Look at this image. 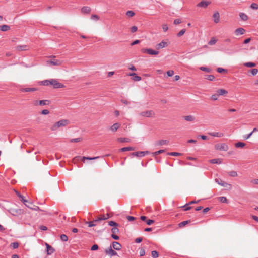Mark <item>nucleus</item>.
<instances>
[{
    "instance_id": "f257e3e1",
    "label": "nucleus",
    "mask_w": 258,
    "mask_h": 258,
    "mask_svg": "<svg viewBox=\"0 0 258 258\" xmlns=\"http://www.w3.org/2000/svg\"><path fill=\"white\" fill-rule=\"evenodd\" d=\"M69 120L67 119L60 120L53 124L51 126V130L53 131H56L59 127L65 126L69 123Z\"/></svg>"
},
{
    "instance_id": "f03ea898",
    "label": "nucleus",
    "mask_w": 258,
    "mask_h": 258,
    "mask_svg": "<svg viewBox=\"0 0 258 258\" xmlns=\"http://www.w3.org/2000/svg\"><path fill=\"white\" fill-rule=\"evenodd\" d=\"M49 85H52L54 88H61L64 87V85L59 83L57 80L56 79H50L49 80Z\"/></svg>"
},
{
    "instance_id": "7ed1b4c3",
    "label": "nucleus",
    "mask_w": 258,
    "mask_h": 258,
    "mask_svg": "<svg viewBox=\"0 0 258 258\" xmlns=\"http://www.w3.org/2000/svg\"><path fill=\"white\" fill-rule=\"evenodd\" d=\"M50 57L52 59L50 60L46 61V64L47 65L51 64L54 66H60L61 64V61L60 60L55 59V56H50Z\"/></svg>"
},
{
    "instance_id": "20e7f679",
    "label": "nucleus",
    "mask_w": 258,
    "mask_h": 258,
    "mask_svg": "<svg viewBox=\"0 0 258 258\" xmlns=\"http://www.w3.org/2000/svg\"><path fill=\"white\" fill-rule=\"evenodd\" d=\"M215 148L217 150L227 151L229 149L228 146L225 143H220L215 145Z\"/></svg>"
},
{
    "instance_id": "39448f33",
    "label": "nucleus",
    "mask_w": 258,
    "mask_h": 258,
    "mask_svg": "<svg viewBox=\"0 0 258 258\" xmlns=\"http://www.w3.org/2000/svg\"><path fill=\"white\" fill-rule=\"evenodd\" d=\"M9 213L13 216H17L23 214V210L21 209H13L9 210Z\"/></svg>"
},
{
    "instance_id": "423d86ee",
    "label": "nucleus",
    "mask_w": 258,
    "mask_h": 258,
    "mask_svg": "<svg viewBox=\"0 0 258 258\" xmlns=\"http://www.w3.org/2000/svg\"><path fill=\"white\" fill-rule=\"evenodd\" d=\"M215 181L217 184H218L219 185H220L222 186H223V187H225L226 188H231V185L230 184H229V183H227L224 182L220 178H216L215 179Z\"/></svg>"
},
{
    "instance_id": "0eeeda50",
    "label": "nucleus",
    "mask_w": 258,
    "mask_h": 258,
    "mask_svg": "<svg viewBox=\"0 0 258 258\" xmlns=\"http://www.w3.org/2000/svg\"><path fill=\"white\" fill-rule=\"evenodd\" d=\"M143 53H147L152 55H155L159 54V51L153 50L150 48H143L141 50Z\"/></svg>"
},
{
    "instance_id": "6e6552de",
    "label": "nucleus",
    "mask_w": 258,
    "mask_h": 258,
    "mask_svg": "<svg viewBox=\"0 0 258 258\" xmlns=\"http://www.w3.org/2000/svg\"><path fill=\"white\" fill-rule=\"evenodd\" d=\"M150 152L148 151H138L136 152H133L131 154L132 156H136L138 157H142L146 155L149 154Z\"/></svg>"
},
{
    "instance_id": "1a4fd4ad",
    "label": "nucleus",
    "mask_w": 258,
    "mask_h": 258,
    "mask_svg": "<svg viewBox=\"0 0 258 258\" xmlns=\"http://www.w3.org/2000/svg\"><path fill=\"white\" fill-rule=\"evenodd\" d=\"M21 201L25 205V206L26 207H27L28 208H29L31 209H32V210H34L35 211H37V210H39V207L37 206H35V207H34V208L31 207L30 206V205H32V203H31V202H28L27 200L25 199V198H24L23 200H22Z\"/></svg>"
},
{
    "instance_id": "9d476101",
    "label": "nucleus",
    "mask_w": 258,
    "mask_h": 258,
    "mask_svg": "<svg viewBox=\"0 0 258 258\" xmlns=\"http://www.w3.org/2000/svg\"><path fill=\"white\" fill-rule=\"evenodd\" d=\"M105 253L106 254L109 255L110 257L117 255V252L112 249L111 245H110V246L108 249H106L105 250Z\"/></svg>"
},
{
    "instance_id": "9b49d317",
    "label": "nucleus",
    "mask_w": 258,
    "mask_h": 258,
    "mask_svg": "<svg viewBox=\"0 0 258 258\" xmlns=\"http://www.w3.org/2000/svg\"><path fill=\"white\" fill-rule=\"evenodd\" d=\"M140 114L142 116H146L147 117H150L155 115V113L152 110H148L146 111L141 112Z\"/></svg>"
},
{
    "instance_id": "f8f14e48",
    "label": "nucleus",
    "mask_w": 258,
    "mask_h": 258,
    "mask_svg": "<svg viewBox=\"0 0 258 258\" xmlns=\"http://www.w3.org/2000/svg\"><path fill=\"white\" fill-rule=\"evenodd\" d=\"M50 103V101L48 100H40L39 101H36V102L34 103L35 105H41V106H44L49 105Z\"/></svg>"
},
{
    "instance_id": "ddd939ff",
    "label": "nucleus",
    "mask_w": 258,
    "mask_h": 258,
    "mask_svg": "<svg viewBox=\"0 0 258 258\" xmlns=\"http://www.w3.org/2000/svg\"><path fill=\"white\" fill-rule=\"evenodd\" d=\"M168 43L167 42L164 41H162V42H161L160 43L157 44L156 45V48L157 49H162V48L166 47L168 46Z\"/></svg>"
},
{
    "instance_id": "4468645a",
    "label": "nucleus",
    "mask_w": 258,
    "mask_h": 258,
    "mask_svg": "<svg viewBox=\"0 0 258 258\" xmlns=\"http://www.w3.org/2000/svg\"><path fill=\"white\" fill-rule=\"evenodd\" d=\"M46 246V251H47V255H51L52 254L54 251L55 249L49 244L48 243H45Z\"/></svg>"
},
{
    "instance_id": "2eb2a0df",
    "label": "nucleus",
    "mask_w": 258,
    "mask_h": 258,
    "mask_svg": "<svg viewBox=\"0 0 258 258\" xmlns=\"http://www.w3.org/2000/svg\"><path fill=\"white\" fill-rule=\"evenodd\" d=\"M112 247L116 250H119L121 249V245L118 242L113 241L111 244Z\"/></svg>"
},
{
    "instance_id": "dca6fc26",
    "label": "nucleus",
    "mask_w": 258,
    "mask_h": 258,
    "mask_svg": "<svg viewBox=\"0 0 258 258\" xmlns=\"http://www.w3.org/2000/svg\"><path fill=\"white\" fill-rule=\"evenodd\" d=\"M128 76L133 77L132 80L134 81H139L142 79V78L137 76L135 73H130L128 74Z\"/></svg>"
},
{
    "instance_id": "f3484780",
    "label": "nucleus",
    "mask_w": 258,
    "mask_h": 258,
    "mask_svg": "<svg viewBox=\"0 0 258 258\" xmlns=\"http://www.w3.org/2000/svg\"><path fill=\"white\" fill-rule=\"evenodd\" d=\"M210 2L202 1L199 3L198 4L197 7H202V8H206L210 4Z\"/></svg>"
},
{
    "instance_id": "a211bd4d",
    "label": "nucleus",
    "mask_w": 258,
    "mask_h": 258,
    "mask_svg": "<svg viewBox=\"0 0 258 258\" xmlns=\"http://www.w3.org/2000/svg\"><path fill=\"white\" fill-rule=\"evenodd\" d=\"M29 49V46L26 45H18L16 47V50L18 51H25Z\"/></svg>"
},
{
    "instance_id": "6ab92c4d",
    "label": "nucleus",
    "mask_w": 258,
    "mask_h": 258,
    "mask_svg": "<svg viewBox=\"0 0 258 258\" xmlns=\"http://www.w3.org/2000/svg\"><path fill=\"white\" fill-rule=\"evenodd\" d=\"M38 90L36 88H21L20 91L22 92H34Z\"/></svg>"
},
{
    "instance_id": "aec40b11",
    "label": "nucleus",
    "mask_w": 258,
    "mask_h": 258,
    "mask_svg": "<svg viewBox=\"0 0 258 258\" xmlns=\"http://www.w3.org/2000/svg\"><path fill=\"white\" fill-rule=\"evenodd\" d=\"M245 30L242 28H239L235 30V34L236 35H242L244 33Z\"/></svg>"
},
{
    "instance_id": "412c9836",
    "label": "nucleus",
    "mask_w": 258,
    "mask_h": 258,
    "mask_svg": "<svg viewBox=\"0 0 258 258\" xmlns=\"http://www.w3.org/2000/svg\"><path fill=\"white\" fill-rule=\"evenodd\" d=\"M213 17L214 18V21L215 23H218L219 22L220 15L218 12L215 13L213 14Z\"/></svg>"
},
{
    "instance_id": "4be33fe9",
    "label": "nucleus",
    "mask_w": 258,
    "mask_h": 258,
    "mask_svg": "<svg viewBox=\"0 0 258 258\" xmlns=\"http://www.w3.org/2000/svg\"><path fill=\"white\" fill-rule=\"evenodd\" d=\"M120 124L118 123H114L111 127L110 130L113 132H116L120 127Z\"/></svg>"
},
{
    "instance_id": "5701e85b",
    "label": "nucleus",
    "mask_w": 258,
    "mask_h": 258,
    "mask_svg": "<svg viewBox=\"0 0 258 258\" xmlns=\"http://www.w3.org/2000/svg\"><path fill=\"white\" fill-rule=\"evenodd\" d=\"M258 73V69L256 68H254L251 70H249L247 72L248 75H250L249 73L251 74L252 76H255Z\"/></svg>"
},
{
    "instance_id": "b1692460",
    "label": "nucleus",
    "mask_w": 258,
    "mask_h": 258,
    "mask_svg": "<svg viewBox=\"0 0 258 258\" xmlns=\"http://www.w3.org/2000/svg\"><path fill=\"white\" fill-rule=\"evenodd\" d=\"M239 17L241 20L244 21H247L248 19L247 15L244 13L242 12L239 13Z\"/></svg>"
},
{
    "instance_id": "393cba45",
    "label": "nucleus",
    "mask_w": 258,
    "mask_h": 258,
    "mask_svg": "<svg viewBox=\"0 0 258 258\" xmlns=\"http://www.w3.org/2000/svg\"><path fill=\"white\" fill-rule=\"evenodd\" d=\"M209 134L212 136L217 137H222L224 136V134L223 133L219 132L209 133Z\"/></svg>"
},
{
    "instance_id": "a878e982",
    "label": "nucleus",
    "mask_w": 258,
    "mask_h": 258,
    "mask_svg": "<svg viewBox=\"0 0 258 258\" xmlns=\"http://www.w3.org/2000/svg\"><path fill=\"white\" fill-rule=\"evenodd\" d=\"M135 150V147H123V148H122L120 149V151L121 152H125V151H134Z\"/></svg>"
},
{
    "instance_id": "bb28decb",
    "label": "nucleus",
    "mask_w": 258,
    "mask_h": 258,
    "mask_svg": "<svg viewBox=\"0 0 258 258\" xmlns=\"http://www.w3.org/2000/svg\"><path fill=\"white\" fill-rule=\"evenodd\" d=\"M169 143V141L167 140H160L158 141L157 145L158 146H162L164 145H167Z\"/></svg>"
},
{
    "instance_id": "cd10ccee",
    "label": "nucleus",
    "mask_w": 258,
    "mask_h": 258,
    "mask_svg": "<svg viewBox=\"0 0 258 258\" xmlns=\"http://www.w3.org/2000/svg\"><path fill=\"white\" fill-rule=\"evenodd\" d=\"M217 93L219 95H224L228 93V92L224 89H220L217 91Z\"/></svg>"
},
{
    "instance_id": "c85d7f7f",
    "label": "nucleus",
    "mask_w": 258,
    "mask_h": 258,
    "mask_svg": "<svg viewBox=\"0 0 258 258\" xmlns=\"http://www.w3.org/2000/svg\"><path fill=\"white\" fill-rule=\"evenodd\" d=\"M91 12V8L89 7H83L82 8V12L88 14Z\"/></svg>"
},
{
    "instance_id": "c756f323",
    "label": "nucleus",
    "mask_w": 258,
    "mask_h": 258,
    "mask_svg": "<svg viewBox=\"0 0 258 258\" xmlns=\"http://www.w3.org/2000/svg\"><path fill=\"white\" fill-rule=\"evenodd\" d=\"M184 119L187 121H192L195 120V117L192 115H187L183 116Z\"/></svg>"
},
{
    "instance_id": "7c9ffc66",
    "label": "nucleus",
    "mask_w": 258,
    "mask_h": 258,
    "mask_svg": "<svg viewBox=\"0 0 258 258\" xmlns=\"http://www.w3.org/2000/svg\"><path fill=\"white\" fill-rule=\"evenodd\" d=\"M190 222H191V221L190 220L182 221L178 224V226H179V227L181 228V227L185 226L187 224L190 223Z\"/></svg>"
},
{
    "instance_id": "2f4dec72",
    "label": "nucleus",
    "mask_w": 258,
    "mask_h": 258,
    "mask_svg": "<svg viewBox=\"0 0 258 258\" xmlns=\"http://www.w3.org/2000/svg\"><path fill=\"white\" fill-rule=\"evenodd\" d=\"M99 157H86L85 156L82 157V162H85V160H94L97 158H99Z\"/></svg>"
},
{
    "instance_id": "473e14b6",
    "label": "nucleus",
    "mask_w": 258,
    "mask_h": 258,
    "mask_svg": "<svg viewBox=\"0 0 258 258\" xmlns=\"http://www.w3.org/2000/svg\"><path fill=\"white\" fill-rule=\"evenodd\" d=\"M117 141L121 142H129L130 141V139L127 138H117Z\"/></svg>"
},
{
    "instance_id": "72a5a7b5",
    "label": "nucleus",
    "mask_w": 258,
    "mask_h": 258,
    "mask_svg": "<svg viewBox=\"0 0 258 258\" xmlns=\"http://www.w3.org/2000/svg\"><path fill=\"white\" fill-rule=\"evenodd\" d=\"M256 63L252 62H248L244 63V66L249 68H252L256 66Z\"/></svg>"
},
{
    "instance_id": "f704fd0d",
    "label": "nucleus",
    "mask_w": 258,
    "mask_h": 258,
    "mask_svg": "<svg viewBox=\"0 0 258 258\" xmlns=\"http://www.w3.org/2000/svg\"><path fill=\"white\" fill-rule=\"evenodd\" d=\"M18 246H19V243L17 242H12L11 243V244L10 245V247L13 249L17 248L18 247Z\"/></svg>"
},
{
    "instance_id": "c9c22d12",
    "label": "nucleus",
    "mask_w": 258,
    "mask_h": 258,
    "mask_svg": "<svg viewBox=\"0 0 258 258\" xmlns=\"http://www.w3.org/2000/svg\"><path fill=\"white\" fill-rule=\"evenodd\" d=\"M245 145L244 143L239 142L235 144V146L236 148H243Z\"/></svg>"
},
{
    "instance_id": "e433bc0d",
    "label": "nucleus",
    "mask_w": 258,
    "mask_h": 258,
    "mask_svg": "<svg viewBox=\"0 0 258 258\" xmlns=\"http://www.w3.org/2000/svg\"><path fill=\"white\" fill-rule=\"evenodd\" d=\"M210 162L213 164H220L221 161L220 159H213L210 160Z\"/></svg>"
},
{
    "instance_id": "4c0bfd02",
    "label": "nucleus",
    "mask_w": 258,
    "mask_h": 258,
    "mask_svg": "<svg viewBox=\"0 0 258 258\" xmlns=\"http://www.w3.org/2000/svg\"><path fill=\"white\" fill-rule=\"evenodd\" d=\"M80 161L81 156H76L73 159V162L74 164H78Z\"/></svg>"
},
{
    "instance_id": "58836bf2",
    "label": "nucleus",
    "mask_w": 258,
    "mask_h": 258,
    "mask_svg": "<svg viewBox=\"0 0 258 258\" xmlns=\"http://www.w3.org/2000/svg\"><path fill=\"white\" fill-rule=\"evenodd\" d=\"M108 225L110 226H112L113 227H118L119 225L118 223L113 221H109Z\"/></svg>"
},
{
    "instance_id": "ea45409f",
    "label": "nucleus",
    "mask_w": 258,
    "mask_h": 258,
    "mask_svg": "<svg viewBox=\"0 0 258 258\" xmlns=\"http://www.w3.org/2000/svg\"><path fill=\"white\" fill-rule=\"evenodd\" d=\"M39 84L41 85L48 86L49 85V80H45L39 82Z\"/></svg>"
},
{
    "instance_id": "a19ab883",
    "label": "nucleus",
    "mask_w": 258,
    "mask_h": 258,
    "mask_svg": "<svg viewBox=\"0 0 258 258\" xmlns=\"http://www.w3.org/2000/svg\"><path fill=\"white\" fill-rule=\"evenodd\" d=\"M10 29V27L7 25H3L1 26V30L2 31H7Z\"/></svg>"
},
{
    "instance_id": "79ce46f5",
    "label": "nucleus",
    "mask_w": 258,
    "mask_h": 258,
    "mask_svg": "<svg viewBox=\"0 0 258 258\" xmlns=\"http://www.w3.org/2000/svg\"><path fill=\"white\" fill-rule=\"evenodd\" d=\"M217 41V40L216 39H215V38L213 37L209 41L208 44L210 45H214V44H215L216 43Z\"/></svg>"
},
{
    "instance_id": "37998d69",
    "label": "nucleus",
    "mask_w": 258,
    "mask_h": 258,
    "mask_svg": "<svg viewBox=\"0 0 258 258\" xmlns=\"http://www.w3.org/2000/svg\"><path fill=\"white\" fill-rule=\"evenodd\" d=\"M151 255L153 258H157L159 256V253L156 250H153L151 252Z\"/></svg>"
},
{
    "instance_id": "c03bdc74",
    "label": "nucleus",
    "mask_w": 258,
    "mask_h": 258,
    "mask_svg": "<svg viewBox=\"0 0 258 258\" xmlns=\"http://www.w3.org/2000/svg\"><path fill=\"white\" fill-rule=\"evenodd\" d=\"M126 15L130 17H132L135 16V13L134 11L130 10L126 12Z\"/></svg>"
},
{
    "instance_id": "a18cd8bd",
    "label": "nucleus",
    "mask_w": 258,
    "mask_h": 258,
    "mask_svg": "<svg viewBox=\"0 0 258 258\" xmlns=\"http://www.w3.org/2000/svg\"><path fill=\"white\" fill-rule=\"evenodd\" d=\"M165 150H159L157 151H156L155 152H153L152 153L153 155L154 156H156L160 154H161V153H164L165 152Z\"/></svg>"
},
{
    "instance_id": "49530a36",
    "label": "nucleus",
    "mask_w": 258,
    "mask_h": 258,
    "mask_svg": "<svg viewBox=\"0 0 258 258\" xmlns=\"http://www.w3.org/2000/svg\"><path fill=\"white\" fill-rule=\"evenodd\" d=\"M200 69L202 71H204V72H208V73H209L211 71V70L210 68L205 67H201L200 68Z\"/></svg>"
},
{
    "instance_id": "de8ad7c7",
    "label": "nucleus",
    "mask_w": 258,
    "mask_h": 258,
    "mask_svg": "<svg viewBox=\"0 0 258 258\" xmlns=\"http://www.w3.org/2000/svg\"><path fill=\"white\" fill-rule=\"evenodd\" d=\"M218 199L221 203H227L228 200L225 197H220Z\"/></svg>"
},
{
    "instance_id": "09e8293b",
    "label": "nucleus",
    "mask_w": 258,
    "mask_h": 258,
    "mask_svg": "<svg viewBox=\"0 0 258 258\" xmlns=\"http://www.w3.org/2000/svg\"><path fill=\"white\" fill-rule=\"evenodd\" d=\"M228 174L231 177H236L237 176V173L235 171H230L228 173Z\"/></svg>"
},
{
    "instance_id": "8fccbe9b",
    "label": "nucleus",
    "mask_w": 258,
    "mask_h": 258,
    "mask_svg": "<svg viewBox=\"0 0 258 258\" xmlns=\"http://www.w3.org/2000/svg\"><path fill=\"white\" fill-rule=\"evenodd\" d=\"M206 79H207L209 81H214L215 79V76L212 75H206Z\"/></svg>"
},
{
    "instance_id": "3c124183",
    "label": "nucleus",
    "mask_w": 258,
    "mask_h": 258,
    "mask_svg": "<svg viewBox=\"0 0 258 258\" xmlns=\"http://www.w3.org/2000/svg\"><path fill=\"white\" fill-rule=\"evenodd\" d=\"M112 234H115L119 232V229L117 227H112L111 229Z\"/></svg>"
},
{
    "instance_id": "603ef678",
    "label": "nucleus",
    "mask_w": 258,
    "mask_h": 258,
    "mask_svg": "<svg viewBox=\"0 0 258 258\" xmlns=\"http://www.w3.org/2000/svg\"><path fill=\"white\" fill-rule=\"evenodd\" d=\"M217 71L219 73H227V70L222 68H218L217 69Z\"/></svg>"
},
{
    "instance_id": "864d4df0",
    "label": "nucleus",
    "mask_w": 258,
    "mask_h": 258,
    "mask_svg": "<svg viewBox=\"0 0 258 258\" xmlns=\"http://www.w3.org/2000/svg\"><path fill=\"white\" fill-rule=\"evenodd\" d=\"M91 19L94 21H97L99 19V17L96 14H93L91 16Z\"/></svg>"
},
{
    "instance_id": "5fc2aeb1",
    "label": "nucleus",
    "mask_w": 258,
    "mask_h": 258,
    "mask_svg": "<svg viewBox=\"0 0 258 258\" xmlns=\"http://www.w3.org/2000/svg\"><path fill=\"white\" fill-rule=\"evenodd\" d=\"M60 239L62 241H67L68 240V236L66 234H61Z\"/></svg>"
},
{
    "instance_id": "6e6d98bb",
    "label": "nucleus",
    "mask_w": 258,
    "mask_h": 258,
    "mask_svg": "<svg viewBox=\"0 0 258 258\" xmlns=\"http://www.w3.org/2000/svg\"><path fill=\"white\" fill-rule=\"evenodd\" d=\"M15 192L16 193V194L17 195V196L19 198V199L22 201V200H23V199L24 198V197L22 195L19 191H17V190H15Z\"/></svg>"
},
{
    "instance_id": "4d7b16f0",
    "label": "nucleus",
    "mask_w": 258,
    "mask_h": 258,
    "mask_svg": "<svg viewBox=\"0 0 258 258\" xmlns=\"http://www.w3.org/2000/svg\"><path fill=\"white\" fill-rule=\"evenodd\" d=\"M167 154L171 156H178L180 155L181 154L178 152H169Z\"/></svg>"
},
{
    "instance_id": "13d9d810",
    "label": "nucleus",
    "mask_w": 258,
    "mask_h": 258,
    "mask_svg": "<svg viewBox=\"0 0 258 258\" xmlns=\"http://www.w3.org/2000/svg\"><path fill=\"white\" fill-rule=\"evenodd\" d=\"M186 31V30L185 29H183L182 30H181L179 33L177 34V36L178 37H181V36H182L185 32Z\"/></svg>"
},
{
    "instance_id": "bf43d9fd",
    "label": "nucleus",
    "mask_w": 258,
    "mask_h": 258,
    "mask_svg": "<svg viewBox=\"0 0 258 258\" xmlns=\"http://www.w3.org/2000/svg\"><path fill=\"white\" fill-rule=\"evenodd\" d=\"M250 8L252 9L257 10L258 9V5L256 3H253L251 4Z\"/></svg>"
},
{
    "instance_id": "052dcab7",
    "label": "nucleus",
    "mask_w": 258,
    "mask_h": 258,
    "mask_svg": "<svg viewBox=\"0 0 258 258\" xmlns=\"http://www.w3.org/2000/svg\"><path fill=\"white\" fill-rule=\"evenodd\" d=\"M218 96H219V95L218 93L213 94L211 96V99L213 100H217L218 99Z\"/></svg>"
},
{
    "instance_id": "680f3d73",
    "label": "nucleus",
    "mask_w": 258,
    "mask_h": 258,
    "mask_svg": "<svg viewBox=\"0 0 258 258\" xmlns=\"http://www.w3.org/2000/svg\"><path fill=\"white\" fill-rule=\"evenodd\" d=\"M85 224H88L89 227H92L96 225L95 224L93 223V222H92V221H90V222L85 221Z\"/></svg>"
},
{
    "instance_id": "e2e57ef3",
    "label": "nucleus",
    "mask_w": 258,
    "mask_h": 258,
    "mask_svg": "<svg viewBox=\"0 0 258 258\" xmlns=\"http://www.w3.org/2000/svg\"><path fill=\"white\" fill-rule=\"evenodd\" d=\"M99 247L97 244H94L91 248V250L92 251H95L98 250Z\"/></svg>"
},
{
    "instance_id": "0e129e2a",
    "label": "nucleus",
    "mask_w": 258,
    "mask_h": 258,
    "mask_svg": "<svg viewBox=\"0 0 258 258\" xmlns=\"http://www.w3.org/2000/svg\"><path fill=\"white\" fill-rule=\"evenodd\" d=\"M138 30V27L136 26H134L131 28V32L132 33H134Z\"/></svg>"
},
{
    "instance_id": "69168bd1",
    "label": "nucleus",
    "mask_w": 258,
    "mask_h": 258,
    "mask_svg": "<svg viewBox=\"0 0 258 258\" xmlns=\"http://www.w3.org/2000/svg\"><path fill=\"white\" fill-rule=\"evenodd\" d=\"M168 76H172L174 75V71L173 70H169L166 72Z\"/></svg>"
},
{
    "instance_id": "338daca9",
    "label": "nucleus",
    "mask_w": 258,
    "mask_h": 258,
    "mask_svg": "<svg viewBox=\"0 0 258 258\" xmlns=\"http://www.w3.org/2000/svg\"><path fill=\"white\" fill-rule=\"evenodd\" d=\"M126 219L129 221H134L136 219V218L135 217H133V216H126Z\"/></svg>"
},
{
    "instance_id": "774afa93",
    "label": "nucleus",
    "mask_w": 258,
    "mask_h": 258,
    "mask_svg": "<svg viewBox=\"0 0 258 258\" xmlns=\"http://www.w3.org/2000/svg\"><path fill=\"white\" fill-rule=\"evenodd\" d=\"M145 254V251L144 248H142L140 251V256H143Z\"/></svg>"
}]
</instances>
